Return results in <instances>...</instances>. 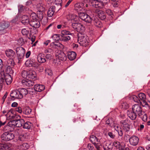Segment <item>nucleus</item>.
<instances>
[{"mask_svg":"<svg viewBox=\"0 0 150 150\" xmlns=\"http://www.w3.org/2000/svg\"><path fill=\"white\" fill-rule=\"evenodd\" d=\"M91 5L96 8H103L105 5L109 2V0H91Z\"/></svg>","mask_w":150,"mask_h":150,"instance_id":"7ed1b4c3","label":"nucleus"},{"mask_svg":"<svg viewBox=\"0 0 150 150\" xmlns=\"http://www.w3.org/2000/svg\"><path fill=\"white\" fill-rule=\"evenodd\" d=\"M129 140L130 144L134 146L137 145L139 141L138 137L135 136L131 137Z\"/></svg>","mask_w":150,"mask_h":150,"instance_id":"aec40b11","label":"nucleus"},{"mask_svg":"<svg viewBox=\"0 0 150 150\" xmlns=\"http://www.w3.org/2000/svg\"><path fill=\"white\" fill-rule=\"evenodd\" d=\"M61 34V35H71V34L69 31L65 30H62Z\"/></svg>","mask_w":150,"mask_h":150,"instance_id":"09e8293b","label":"nucleus"},{"mask_svg":"<svg viewBox=\"0 0 150 150\" xmlns=\"http://www.w3.org/2000/svg\"><path fill=\"white\" fill-rule=\"evenodd\" d=\"M1 137L2 140L9 141L13 139L14 138V135L11 132H6L2 134Z\"/></svg>","mask_w":150,"mask_h":150,"instance_id":"1a4fd4ad","label":"nucleus"},{"mask_svg":"<svg viewBox=\"0 0 150 150\" xmlns=\"http://www.w3.org/2000/svg\"><path fill=\"white\" fill-rule=\"evenodd\" d=\"M53 52L51 48H48L44 50V53L45 54L50 53L52 54Z\"/></svg>","mask_w":150,"mask_h":150,"instance_id":"13d9d810","label":"nucleus"},{"mask_svg":"<svg viewBox=\"0 0 150 150\" xmlns=\"http://www.w3.org/2000/svg\"><path fill=\"white\" fill-rule=\"evenodd\" d=\"M36 74L35 72L34 71L30 70L28 71V78L30 79H36Z\"/></svg>","mask_w":150,"mask_h":150,"instance_id":"bb28decb","label":"nucleus"},{"mask_svg":"<svg viewBox=\"0 0 150 150\" xmlns=\"http://www.w3.org/2000/svg\"><path fill=\"white\" fill-rule=\"evenodd\" d=\"M14 59H9L7 61V64L8 67L11 66L13 67L15 64V62L14 61Z\"/></svg>","mask_w":150,"mask_h":150,"instance_id":"4c0bfd02","label":"nucleus"},{"mask_svg":"<svg viewBox=\"0 0 150 150\" xmlns=\"http://www.w3.org/2000/svg\"><path fill=\"white\" fill-rule=\"evenodd\" d=\"M92 21L94 25L96 26L99 28L101 27L102 26V23L97 17L95 18L93 20H92Z\"/></svg>","mask_w":150,"mask_h":150,"instance_id":"c85d7f7f","label":"nucleus"},{"mask_svg":"<svg viewBox=\"0 0 150 150\" xmlns=\"http://www.w3.org/2000/svg\"><path fill=\"white\" fill-rule=\"evenodd\" d=\"M130 98L131 99L133 100L134 102L139 103L140 100L138 97L135 95H132L130 96Z\"/></svg>","mask_w":150,"mask_h":150,"instance_id":"a18cd8bd","label":"nucleus"},{"mask_svg":"<svg viewBox=\"0 0 150 150\" xmlns=\"http://www.w3.org/2000/svg\"><path fill=\"white\" fill-rule=\"evenodd\" d=\"M36 14L35 13H32L30 15V25L35 28H39L40 26V23L36 18Z\"/></svg>","mask_w":150,"mask_h":150,"instance_id":"f03ea898","label":"nucleus"},{"mask_svg":"<svg viewBox=\"0 0 150 150\" xmlns=\"http://www.w3.org/2000/svg\"><path fill=\"white\" fill-rule=\"evenodd\" d=\"M105 11L107 14L108 15L110 19H112L113 18L114 16L112 11L108 9H106Z\"/></svg>","mask_w":150,"mask_h":150,"instance_id":"a19ab883","label":"nucleus"},{"mask_svg":"<svg viewBox=\"0 0 150 150\" xmlns=\"http://www.w3.org/2000/svg\"><path fill=\"white\" fill-rule=\"evenodd\" d=\"M79 17L85 22L90 23L92 21L91 18L86 13L81 12L79 13Z\"/></svg>","mask_w":150,"mask_h":150,"instance_id":"4468645a","label":"nucleus"},{"mask_svg":"<svg viewBox=\"0 0 150 150\" xmlns=\"http://www.w3.org/2000/svg\"><path fill=\"white\" fill-rule=\"evenodd\" d=\"M34 87L36 91L39 92L43 91L45 89V86L42 85H35L34 86Z\"/></svg>","mask_w":150,"mask_h":150,"instance_id":"72a5a7b5","label":"nucleus"},{"mask_svg":"<svg viewBox=\"0 0 150 150\" xmlns=\"http://www.w3.org/2000/svg\"><path fill=\"white\" fill-rule=\"evenodd\" d=\"M127 115L129 117L131 120H135L137 118V115L135 112L132 111H128L127 112Z\"/></svg>","mask_w":150,"mask_h":150,"instance_id":"cd10ccee","label":"nucleus"},{"mask_svg":"<svg viewBox=\"0 0 150 150\" xmlns=\"http://www.w3.org/2000/svg\"><path fill=\"white\" fill-rule=\"evenodd\" d=\"M98 17L100 19L103 20L105 19L106 16L105 13L102 11L100 10L98 11Z\"/></svg>","mask_w":150,"mask_h":150,"instance_id":"c9c22d12","label":"nucleus"},{"mask_svg":"<svg viewBox=\"0 0 150 150\" xmlns=\"http://www.w3.org/2000/svg\"><path fill=\"white\" fill-rule=\"evenodd\" d=\"M130 121L127 119L122 120L120 121V125L123 129L127 132L130 129Z\"/></svg>","mask_w":150,"mask_h":150,"instance_id":"423d86ee","label":"nucleus"},{"mask_svg":"<svg viewBox=\"0 0 150 150\" xmlns=\"http://www.w3.org/2000/svg\"><path fill=\"white\" fill-rule=\"evenodd\" d=\"M71 39L70 36H69L60 35V40L64 42H67Z\"/></svg>","mask_w":150,"mask_h":150,"instance_id":"ea45409f","label":"nucleus"},{"mask_svg":"<svg viewBox=\"0 0 150 150\" xmlns=\"http://www.w3.org/2000/svg\"><path fill=\"white\" fill-rule=\"evenodd\" d=\"M113 145L117 148H119L120 146V142L117 141H114L113 143Z\"/></svg>","mask_w":150,"mask_h":150,"instance_id":"864d4df0","label":"nucleus"},{"mask_svg":"<svg viewBox=\"0 0 150 150\" xmlns=\"http://www.w3.org/2000/svg\"><path fill=\"white\" fill-rule=\"evenodd\" d=\"M138 96L140 100L139 103L142 106L146 108L149 107V105L146 100V95L144 93H140Z\"/></svg>","mask_w":150,"mask_h":150,"instance_id":"6e6552de","label":"nucleus"},{"mask_svg":"<svg viewBox=\"0 0 150 150\" xmlns=\"http://www.w3.org/2000/svg\"><path fill=\"white\" fill-rule=\"evenodd\" d=\"M57 28L58 29H61L62 28H63L65 27V26L63 24L58 25L57 26Z\"/></svg>","mask_w":150,"mask_h":150,"instance_id":"e2e57ef3","label":"nucleus"},{"mask_svg":"<svg viewBox=\"0 0 150 150\" xmlns=\"http://www.w3.org/2000/svg\"><path fill=\"white\" fill-rule=\"evenodd\" d=\"M21 95L19 88L18 90H13L12 91L10 94V96L13 100L22 98Z\"/></svg>","mask_w":150,"mask_h":150,"instance_id":"f8f14e48","label":"nucleus"},{"mask_svg":"<svg viewBox=\"0 0 150 150\" xmlns=\"http://www.w3.org/2000/svg\"><path fill=\"white\" fill-rule=\"evenodd\" d=\"M21 75L24 78L28 79V71L25 70H23L22 71Z\"/></svg>","mask_w":150,"mask_h":150,"instance_id":"49530a36","label":"nucleus"},{"mask_svg":"<svg viewBox=\"0 0 150 150\" xmlns=\"http://www.w3.org/2000/svg\"><path fill=\"white\" fill-rule=\"evenodd\" d=\"M23 124V127L26 129H30L32 125L30 122L27 121L25 122V121H24V123Z\"/></svg>","mask_w":150,"mask_h":150,"instance_id":"58836bf2","label":"nucleus"},{"mask_svg":"<svg viewBox=\"0 0 150 150\" xmlns=\"http://www.w3.org/2000/svg\"><path fill=\"white\" fill-rule=\"evenodd\" d=\"M21 21L23 24L25 25H28L30 24V17L27 15L23 16L21 17Z\"/></svg>","mask_w":150,"mask_h":150,"instance_id":"4be33fe9","label":"nucleus"},{"mask_svg":"<svg viewBox=\"0 0 150 150\" xmlns=\"http://www.w3.org/2000/svg\"><path fill=\"white\" fill-rule=\"evenodd\" d=\"M4 77L0 76V91L2 90L3 85L6 83L7 85H10L12 82V79L11 76L7 74L5 76V80Z\"/></svg>","mask_w":150,"mask_h":150,"instance_id":"20e7f679","label":"nucleus"},{"mask_svg":"<svg viewBox=\"0 0 150 150\" xmlns=\"http://www.w3.org/2000/svg\"><path fill=\"white\" fill-rule=\"evenodd\" d=\"M67 56L69 60H73L76 58V54L73 51L69 52H68Z\"/></svg>","mask_w":150,"mask_h":150,"instance_id":"473e14b6","label":"nucleus"},{"mask_svg":"<svg viewBox=\"0 0 150 150\" xmlns=\"http://www.w3.org/2000/svg\"><path fill=\"white\" fill-rule=\"evenodd\" d=\"M138 116L142 119L143 121L146 122L147 121V116L146 114L143 111Z\"/></svg>","mask_w":150,"mask_h":150,"instance_id":"e433bc0d","label":"nucleus"},{"mask_svg":"<svg viewBox=\"0 0 150 150\" xmlns=\"http://www.w3.org/2000/svg\"><path fill=\"white\" fill-rule=\"evenodd\" d=\"M25 7L22 5H20L18 6V10L19 12H22L24 9Z\"/></svg>","mask_w":150,"mask_h":150,"instance_id":"052dcab7","label":"nucleus"},{"mask_svg":"<svg viewBox=\"0 0 150 150\" xmlns=\"http://www.w3.org/2000/svg\"><path fill=\"white\" fill-rule=\"evenodd\" d=\"M31 109L29 107H26L23 111V113L25 115L30 114L31 112Z\"/></svg>","mask_w":150,"mask_h":150,"instance_id":"de8ad7c7","label":"nucleus"},{"mask_svg":"<svg viewBox=\"0 0 150 150\" xmlns=\"http://www.w3.org/2000/svg\"><path fill=\"white\" fill-rule=\"evenodd\" d=\"M122 108H127V104L126 103H123L122 104Z\"/></svg>","mask_w":150,"mask_h":150,"instance_id":"338daca9","label":"nucleus"},{"mask_svg":"<svg viewBox=\"0 0 150 150\" xmlns=\"http://www.w3.org/2000/svg\"><path fill=\"white\" fill-rule=\"evenodd\" d=\"M66 18L68 20L71 21L72 23L73 22H78L79 20V17L74 14H69L67 16Z\"/></svg>","mask_w":150,"mask_h":150,"instance_id":"f3484780","label":"nucleus"},{"mask_svg":"<svg viewBox=\"0 0 150 150\" xmlns=\"http://www.w3.org/2000/svg\"><path fill=\"white\" fill-rule=\"evenodd\" d=\"M75 9L77 11H81L85 7L84 4L83 3H78L75 5Z\"/></svg>","mask_w":150,"mask_h":150,"instance_id":"c756f323","label":"nucleus"},{"mask_svg":"<svg viewBox=\"0 0 150 150\" xmlns=\"http://www.w3.org/2000/svg\"><path fill=\"white\" fill-rule=\"evenodd\" d=\"M45 54L43 53H39L37 57V59L38 62L40 63H43L46 61L45 58Z\"/></svg>","mask_w":150,"mask_h":150,"instance_id":"5701e85b","label":"nucleus"},{"mask_svg":"<svg viewBox=\"0 0 150 150\" xmlns=\"http://www.w3.org/2000/svg\"><path fill=\"white\" fill-rule=\"evenodd\" d=\"M50 46L51 47L59 49H63L64 47L62 44L57 42H52L50 43Z\"/></svg>","mask_w":150,"mask_h":150,"instance_id":"412c9836","label":"nucleus"},{"mask_svg":"<svg viewBox=\"0 0 150 150\" xmlns=\"http://www.w3.org/2000/svg\"><path fill=\"white\" fill-rule=\"evenodd\" d=\"M45 71L46 74L52 76V72L51 69H46Z\"/></svg>","mask_w":150,"mask_h":150,"instance_id":"5fc2aeb1","label":"nucleus"},{"mask_svg":"<svg viewBox=\"0 0 150 150\" xmlns=\"http://www.w3.org/2000/svg\"><path fill=\"white\" fill-rule=\"evenodd\" d=\"M52 38L55 40H60V35L57 34H54L52 36Z\"/></svg>","mask_w":150,"mask_h":150,"instance_id":"3c124183","label":"nucleus"},{"mask_svg":"<svg viewBox=\"0 0 150 150\" xmlns=\"http://www.w3.org/2000/svg\"><path fill=\"white\" fill-rule=\"evenodd\" d=\"M105 123L106 125H109L110 126H111L112 125V121L110 119H108L105 121Z\"/></svg>","mask_w":150,"mask_h":150,"instance_id":"4d7b16f0","label":"nucleus"},{"mask_svg":"<svg viewBox=\"0 0 150 150\" xmlns=\"http://www.w3.org/2000/svg\"><path fill=\"white\" fill-rule=\"evenodd\" d=\"M25 64L26 66L29 67H32L36 69L38 68L39 67V64L33 59H31L28 60L25 62Z\"/></svg>","mask_w":150,"mask_h":150,"instance_id":"9d476101","label":"nucleus"},{"mask_svg":"<svg viewBox=\"0 0 150 150\" xmlns=\"http://www.w3.org/2000/svg\"><path fill=\"white\" fill-rule=\"evenodd\" d=\"M115 130L118 132V134L119 136L121 137L123 133H122V130H119L118 129H115Z\"/></svg>","mask_w":150,"mask_h":150,"instance_id":"69168bd1","label":"nucleus"},{"mask_svg":"<svg viewBox=\"0 0 150 150\" xmlns=\"http://www.w3.org/2000/svg\"><path fill=\"white\" fill-rule=\"evenodd\" d=\"M132 110L138 116L143 112L142 107L138 104H134L132 106Z\"/></svg>","mask_w":150,"mask_h":150,"instance_id":"dca6fc26","label":"nucleus"},{"mask_svg":"<svg viewBox=\"0 0 150 150\" xmlns=\"http://www.w3.org/2000/svg\"><path fill=\"white\" fill-rule=\"evenodd\" d=\"M6 56L9 59H15L16 57L15 52L11 49H8L5 51Z\"/></svg>","mask_w":150,"mask_h":150,"instance_id":"a211bd4d","label":"nucleus"},{"mask_svg":"<svg viewBox=\"0 0 150 150\" xmlns=\"http://www.w3.org/2000/svg\"><path fill=\"white\" fill-rule=\"evenodd\" d=\"M55 56L57 58L62 61H65L66 60L67 57L66 55L63 52H61L58 50H56L55 52Z\"/></svg>","mask_w":150,"mask_h":150,"instance_id":"2eb2a0df","label":"nucleus"},{"mask_svg":"<svg viewBox=\"0 0 150 150\" xmlns=\"http://www.w3.org/2000/svg\"><path fill=\"white\" fill-rule=\"evenodd\" d=\"M87 148L89 150H94V148L92 144L89 143L87 145Z\"/></svg>","mask_w":150,"mask_h":150,"instance_id":"6e6d98bb","label":"nucleus"},{"mask_svg":"<svg viewBox=\"0 0 150 150\" xmlns=\"http://www.w3.org/2000/svg\"><path fill=\"white\" fill-rule=\"evenodd\" d=\"M13 111L11 110H8L7 113L4 117L8 119H12L14 118V114L13 112Z\"/></svg>","mask_w":150,"mask_h":150,"instance_id":"a878e982","label":"nucleus"},{"mask_svg":"<svg viewBox=\"0 0 150 150\" xmlns=\"http://www.w3.org/2000/svg\"><path fill=\"white\" fill-rule=\"evenodd\" d=\"M28 79H24L22 81L21 83L23 86L30 87L34 85L35 83L33 81Z\"/></svg>","mask_w":150,"mask_h":150,"instance_id":"6ab92c4d","label":"nucleus"},{"mask_svg":"<svg viewBox=\"0 0 150 150\" xmlns=\"http://www.w3.org/2000/svg\"><path fill=\"white\" fill-rule=\"evenodd\" d=\"M10 26L8 22L3 21L0 23V31L7 28Z\"/></svg>","mask_w":150,"mask_h":150,"instance_id":"393cba45","label":"nucleus"},{"mask_svg":"<svg viewBox=\"0 0 150 150\" xmlns=\"http://www.w3.org/2000/svg\"><path fill=\"white\" fill-rule=\"evenodd\" d=\"M28 94L31 95H33L35 94L36 93V91L34 88H29V90H28Z\"/></svg>","mask_w":150,"mask_h":150,"instance_id":"c03bdc74","label":"nucleus"},{"mask_svg":"<svg viewBox=\"0 0 150 150\" xmlns=\"http://www.w3.org/2000/svg\"><path fill=\"white\" fill-rule=\"evenodd\" d=\"M29 33V30L26 28H23L22 30L21 33L23 35H25L26 36H27Z\"/></svg>","mask_w":150,"mask_h":150,"instance_id":"8fccbe9b","label":"nucleus"},{"mask_svg":"<svg viewBox=\"0 0 150 150\" xmlns=\"http://www.w3.org/2000/svg\"><path fill=\"white\" fill-rule=\"evenodd\" d=\"M24 120L23 119H18L13 120L9 121L7 124V125L13 128L15 127H20L23 126Z\"/></svg>","mask_w":150,"mask_h":150,"instance_id":"39448f33","label":"nucleus"},{"mask_svg":"<svg viewBox=\"0 0 150 150\" xmlns=\"http://www.w3.org/2000/svg\"><path fill=\"white\" fill-rule=\"evenodd\" d=\"M100 137L98 136L96 137L93 135H91L90 136V141L93 144L95 147H97V145L101 144L100 142Z\"/></svg>","mask_w":150,"mask_h":150,"instance_id":"9b49d317","label":"nucleus"},{"mask_svg":"<svg viewBox=\"0 0 150 150\" xmlns=\"http://www.w3.org/2000/svg\"><path fill=\"white\" fill-rule=\"evenodd\" d=\"M103 148L105 150H112L113 148V145L110 142H107L104 144Z\"/></svg>","mask_w":150,"mask_h":150,"instance_id":"7c9ffc66","label":"nucleus"},{"mask_svg":"<svg viewBox=\"0 0 150 150\" xmlns=\"http://www.w3.org/2000/svg\"><path fill=\"white\" fill-rule=\"evenodd\" d=\"M55 10L54 6H51L47 12V15L49 17H51L53 15Z\"/></svg>","mask_w":150,"mask_h":150,"instance_id":"2f4dec72","label":"nucleus"},{"mask_svg":"<svg viewBox=\"0 0 150 150\" xmlns=\"http://www.w3.org/2000/svg\"><path fill=\"white\" fill-rule=\"evenodd\" d=\"M16 52L18 59H21L24 57L25 51L24 48L20 47L16 48Z\"/></svg>","mask_w":150,"mask_h":150,"instance_id":"ddd939ff","label":"nucleus"},{"mask_svg":"<svg viewBox=\"0 0 150 150\" xmlns=\"http://www.w3.org/2000/svg\"><path fill=\"white\" fill-rule=\"evenodd\" d=\"M45 57L47 59L50 60L52 58V57L51 54H47Z\"/></svg>","mask_w":150,"mask_h":150,"instance_id":"680f3d73","label":"nucleus"},{"mask_svg":"<svg viewBox=\"0 0 150 150\" xmlns=\"http://www.w3.org/2000/svg\"><path fill=\"white\" fill-rule=\"evenodd\" d=\"M51 42V41L50 40H47L44 41L43 42V44L45 46L47 45L48 44L50 43Z\"/></svg>","mask_w":150,"mask_h":150,"instance_id":"774afa93","label":"nucleus"},{"mask_svg":"<svg viewBox=\"0 0 150 150\" xmlns=\"http://www.w3.org/2000/svg\"><path fill=\"white\" fill-rule=\"evenodd\" d=\"M38 8V11L39 12H44L45 10V7L42 5L39 4L37 6Z\"/></svg>","mask_w":150,"mask_h":150,"instance_id":"37998d69","label":"nucleus"},{"mask_svg":"<svg viewBox=\"0 0 150 150\" xmlns=\"http://www.w3.org/2000/svg\"><path fill=\"white\" fill-rule=\"evenodd\" d=\"M78 42L81 45L86 47L88 45L89 40L86 34L80 33L78 34Z\"/></svg>","mask_w":150,"mask_h":150,"instance_id":"f257e3e1","label":"nucleus"},{"mask_svg":"<svg viewBox=\"0 0 150 150\" xmlns=\"http://www.w3.org/2000/svg\"><path fill=\"white\" fill-rule=\"evenodd\" d=\"M72 27L78 32H83L85 30V28L81 23L78 22H73L71 24Z\"/></svg>","mask_w":150,"mask_h":150,"instance_id":"0eeeda50","label":"nucleus"},{"mask_svg":"<svg viewBox=\"0 0 150 150\" xmlns=\"http://www.w3.org/2000/svg\"><path fill=\"white\" fill-rule=\"evenodd\" d=\"M15 111L20 113H21L22 112V110L21 108L20 107H16L15 109Z\"/></svg>","mask_w":150,"mask_h":150,"instance_id":"bf43d9fd","label":"nucleus"},{"mask_svg":"<svg viewBox=\"0 0 150 150\" xmlns=\"http://www.w3.org/2000/svg\"><path fill=\"white\" fill-rule=\"evenodd\" d=\"M0 150H10V148L6 144H0Z\"/></svg>","mask_w":150,"mask_h":150,"instance_id":"79ce46f5","label":"nucleus"},{"mask_svg":"<svg viewBox=\"0 0 150 150\" xmlns=\"http://www.w3.org/2000/svg\"><path fill=\"white\" fill-rule=\"evenodd\" d=\"M4 116V115H1L0 117V126L4 125L6 122V119H5L4 121L2 120V119Z\"/></svg>","mask_w":150,"mask_h":150,"instance_id":"603ef678","label":"nucleus"},{"mask_svg":"<svg viewBox=\"0 0 150 150\" xmlns=\"http://www.w3.org/2000/svg\"><path fill=\"white\" fill-rule=\"evenodd\" d=\"M108 135L111 138L114 139L115 137V135L111 132H109L108 133Z\"/></svg>","mask_w":150,"mask_h":150,"instance_id":"0e129e2a","label":"nucleus"},{"mask_svg":"<svg viewBox=\"0 0 150 150\" xmlns=\"http://www.w3.org/2000/svg\"><path fill=\"white\" fill-rule=\"evenodd\" d=\"M29 147V145L27 143H24L21 145L17 146V149L18 150H26Z\"/></svg>","mask_w":150,"mask_h":150,"instance_id":"b1692460","label":"nucleus"},{"mask_svg":"<svg viewBox=\"0 0 150 150\" xmlns=\"http://www.w3.org/2000/svg\"><path fill=\"white\" fill-rule=\"evenodd\" d=\"M21 94V97L22 98L23 96H25L28 93V90L26 89L23 88H19Z\"/></svg>","mask_w":150,"mask_h":150,"instance_id":"f704fd0d","label":"nucleus"}]
</instances>
